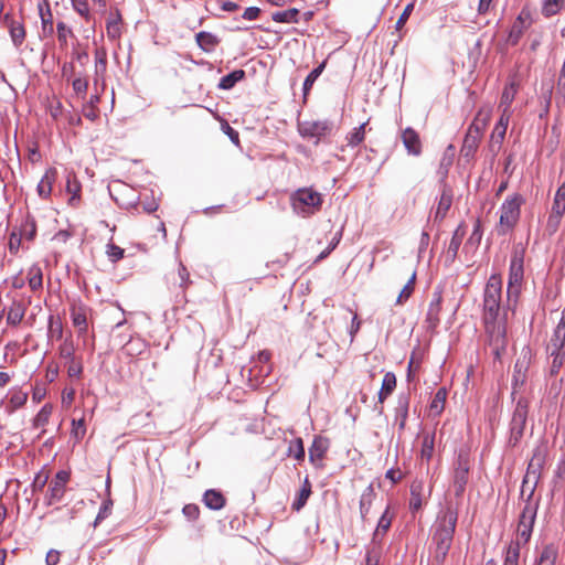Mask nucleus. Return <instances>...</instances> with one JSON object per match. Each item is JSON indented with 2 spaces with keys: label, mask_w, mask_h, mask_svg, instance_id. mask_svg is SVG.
Listing matches in <instances>:
<instances>
[{
  "label": "nucleus",
  "mask_w": 565,
  "mask_h": 565,
  "mask_svg": "<svg viewBox=\"0 0 565 565\" xmlns=\"http://www.w3.org/2000/svg\"><path fill=\"white\" fill-rule=\"evenodd\" d=\"M28 399V393L22 390H11L8 394V402L4 405V409L8 414L14 413L18 408L22 407Z\"/></svg>",
  "instance_id": "22"
},
{
  "label": "nucleus",
  "mask_w": 565,
  "mask_h": 565,
  "mask_svg": "<svg viewBox=\"0 0 565 565\" xmlns=\"http://www.w3.org/2000/svg\"><path fill=\"white\" fill-rule=\"evenodd\" d=\"M516 92H518V88H516V85L511 82L510 84L505 85L503 92H502V96H501V100H500V108L501 109H508V110H511V105L515 98V95H516Z\"/></svg>",
  "instance_id": "37"
},
{
  "label": "nucleus",
  "mask_w": 565,
  "mask_h": 565,
  "mask_svg": "<svg viewBox=\"0 0 565 565\" xmlns=\"http://www.w3.org/2000/svg\"><path fill=\"white\" fill-rule=\"evenodd\" d=\"M311 492V482L309 481V478L306 477L301 489L291 504L292 510L300 511L306 505Z\"/></svg>",
  "instance_id": "28"
},
{
  "label": "nucleus",
  "mask_w": 565,
  "mask_h": 565,
  "mask_svg": "<svg viewBox=\"0 0 565 565\" xmlns=\"http://www.w3.org/2000/svg\"><path fill=\"white\" fill-rule=\"evenodd\" d=\"M111 508H113V501L110 499L103 502V504L98 511V514L95 519V522H94L95 526L110 515Z\"/></svg>",
  "instance_id": "56"
},
{
  "label": "nucleus",
  "mask_w": 565,
  "mask_h": 565,
  "mask_svg": "<svg viewBox=\"0 0 565 565\" xmlns=\"http://www.w3.org/2000/svg\"><path fill=\"white\" fill-rule=\"evenodd\" d=\"M182 512L188 520L194 521L200 515V508L196 504L190 503L183 507Z\"/></svg>",
  "instance_id": "62"
},
{
  "label": "nucleus",
  "mask_w": 565,
  "mask_h": 565,
  "mask_svg": "<svg viewBox=\"0 0 565 565\" xmlns=\"http://www.w3.org/2000/svg\"><path fill=\"white\" fill-rule=\"evenodd\" d=\"M396 388V376L393 372L384 374L382 386L379 392V402L383 403Z\"/></svg>",
  "instance_id": "27"
},
{
  "label": "nucleus",
  "mask_w": 565,
  "mask_h": 565,
  "mask_svg": "<svg viewBox=\"0 0 565 565\" xmlns=\"http://www.w3.org/2000/svg\"><path fill=\"white\" fill-rule=\"evenodd\" d=\"M401 137L408 154L417 157L422 153V141L417 131L407 127L402 131Z\"/></svg>",
  "instance_id": "15"
},
{
  "label": "nucleus",
  "mask_w": 565,
  "mask_h": 565,
  "mask_svg": "<svg viewBox=\"0 0 565 565\" xmlns=\"http://www.w3.org/2000/svg\"><path fill=\"white\" fill-rule=\"evenodd\" d=\"M81 183L77 181L76 175L74 173H68L66 179V191L71 194L70 203L74 204L75 201L79 199L81 193Z\"/></svg>",
  "instance_id": "39"
},
{
  "label": "nucleus",
  "mask_w": 565,
  "mask_h": 565,
  "mask_svg": "<svg viewBox=\"0 0 565 565\" xmlns=\"http://www.w3.org/2000/svg\"><path fill=\"white\" fill-rule=\"evenodd\" d=\"M547 376L554 377L559 373L561 369L563 367L565 363V355L561 354V356L547 358Z\"/></svg>",
  "instance_id": "47"
},
{
  "label": "nucleus",
  "mask_w": 565,
  "mask_h": 565,
  "mask_svg": "<svg viewBox=\"0 0 565 565\" xmlns=\"http://www.w3.org/2000/svg\"><path fill=\"white\" fill-rule=\"evenodd\" d=\"M120 20L121 17L119 12H116L111 18L107 20L106 23V30H107V36L110 40H117L121 35V28H120Z\"/></svg>",
  "instance_id": "36"
},
{
  "label": "nucleus",
  "mask_w": 565,
  "mask_h": 565,
  "mask_svg": "<svg viewBox=\"0 0 565 565\" xmlns=\"http://www.w3.org/2000/svg\"><path fill=\"white\" fill-rule=\"evenodd\" d=\"M548 343H555L561 348H565V309L562 311V317L554 329Z\"/></svg>",
  "instance_id": "34"
},
{
  "label": "nucleus",
  "mask_w": 565,
  "mask_h": 565,
  "mask_svg": "<svg viewBox=\"0 0 565 565\" xmlns=\"http://www.w3.org/2000/svg\"><path fill=\"white\" fill-rule=\"evenodd\" d=\"M529 413V401L524 397L518 399L510 428V439L509 443L512 446H515L524 434L525 423Z\"/></svg>",
  "instance_id": "8"
},
{
  "label": "nucleus",
  "mask_w": 565,
  "mask_h": 565,
  "mask_svg": "<svg viewBox=\"0 0 565 565\" xmlns=\"http://www.w3.org/2000/svg\"><path fill=\"white\" fill-rule=\"evenodd\" d=\"M106 255L111 263H117L118 260L124 258L125 250L124 248L115 245L114 243H108L106 245Z\"/></svg>",
  "instance_id": "51"
},
{
  "label": "nucleus",
  "mask_w": 565,
  "mask_h": 565,
  "mask_svg": "<svg viewBox=\"0 0 565 565\" xmlns=\"http://www.w3.org/2000/svg\"><path fill=\"white\" fill-rule=\"evenodd\" d=\"M426 500L424 482L422 480H414L411 484V500L409 509L412 512H417L423 507Z\"/></svg>",
  "instance_id": "16"
},
{
  "label": "nucleus",
  "mask_w": 565,
  "mask_h": 565,
  "mask_svg": "<svg viewBox=\"0 0 565 565\" xmlns=\"http://www.w3.org/2000/svg\"><path fill=\"white\" fill-rule=\"evenodd\" d=\"M413 10H414V3H413V2L408 3V4L404 8V10H403V12H402L401 17L398 18V20H397V22H396V25H395V26H396V30H401V29L404 26V24L406 23V21H407V20H408V18H409V15L412 14Z\"/></svg>",
  "instance_id": "63"
},
{
  "label": "nucleus",
  "mask_w": 565,
  "mask_h": 565,
  "mask_svg": "<svg viewBox=\"0 0 565 565\" xmlns=\"http://www.w3.org/2000/svg\"><path fill=\"white\" fill-rule=\"evenodd\" d=\"M415 280H416V271L414 270V271H412V275H411L407 284L401 290V292L396 299L397 305L404 303L411 297V295L414 291Z\"/></svg>",
  "instance_id": "46"
},
{
  "label": "nucleus",
  "mask_w": 565,
  "mask_h": 565,
  "mask_svg": "<svg viewBox=\"0 0 565 565\" xmlns=\"http://www.w3.org/2000/svg\"><path fill=\"white\" fill-rule=\"evenodd\" d=\"M544 462V457L541 451L537 449L533 457L531 458L525 477L522 483V495L525 492V488L530 482L533 486L529 489V495L525 501V504L522 509V512L519 518L518 529H516V539L512 541L510 544H519V547L522 545H526L531 539L533 526L536 519V513L539 509V501H533V494L535 484L539 480L540 472Z\"/></svg>",
  "instance_id": "2"
},
{
  "label": "nucleus",
  "mask_w": 565,
  "mask_h": 565,
  "mask_svg": "<svg viewBox=\"0 0 565 565\" xmlns=\"http://www.w3.org/2000/svg\"><path fill=\"white\" fill-rule=\"evenodd\" d=\"M557 556H558L557 546L554 544H547V545L543 546L537 558L535 559L534 565H555Z\"/></svg>",
  "instance_id": "24"
},
{
  "label": "nucleus",
  "mask_w": 565,
  "mask_h": 565,
  "mask_svg": "<svg viewBox=\"0 0 565 565\" xmlns=\"http://www.w3.org/2000/svg\"><path fill=\"white\" fill-rule=\"evenodd\" d=\"M333 129L330 120H305L298 124V131L303 138H316L317 142Z\"/></svg>",
  "instance_id": "9"
},
{
  "label": "nucleus",
  "mask_w": 565,
  "mask_h": 565,
  "mask_svg": "<svg viewBox=\"0 0 565 565\" xmlns=\"http://www.w3.org/2000/svg\"><path fill=\"white\" fill-rule=\"evenodd\" d=\"M177 275L179 277L180 288L185 289L191 281L188 269L181 263L178 265Z\"/></svg>",
  "instance_id": "59"
},
{
  "label": "nucleus",
  "mask_w": 565,
  "mask_h": 565,
  "mask_svg": "<svg viewBox=\"0 0 565 565\" xmlns=\"http://www.w3.org/2000/svg\"><path fill=\"white\" fill-rule=\"evenodd\" d=\"M28 284L31 290L36 291L42 289L43 286V273L42 268L38 264H33L26 273Z\"/></svg>",
  "instance_id": "29"
},
{
  "label": "nucleus",
  "mask_w": 565,
  "mask_h": 565,
  "mask_svg": "<svg viewBox=\"0 0 565 565\" xmlns=\"http://www.w3.org/2000/svg\"><path fill=\"white\" fill-rule=\"evenodd\" d=\"M71 319L78 334H85L87 331V309L82 305H73L71 308Z\"/></svg>",
  "instance_id": "19"
},
{
  "label": "nucleus",
  "mask_w": 565,
  "mask_h": 565,
  "mask_svg": "<svg viewBox=\"0 0 565 565\" xmlns=\"http://www.w3.org/2000/svg\"><path fill=\"white\" fill-rule=\"evenodd\" d=\"M524 267H523V255L522 253L515 252L511 257L510 268H509V279H508V306L510 303L516 302V299L521 291V285L523 281Z\"/></svg>",
  "instance_id": "7"
},
{
  "label": "nucleus",
  "mask_w": 565,
  "mask_h": 565,
  "mask_svg": "<svg viewBox=\"0 0 565 565\" xmlns=\"http://www.w3.org/2000/svg\"><path fill=\"white\" fill-rule=\"evenodd\" d=\"M446 398H447L446 388L441 387L435 393V395L429 404V413L431 416L437 417L443 413L445 403H446Z\"/></svg>",
  "instance_id": "32"
},
{
  "label": "nucleus",
  "mask_w": 565,
  "mask_h": 565,
  "mask_svg": "<svg viewBox=\"0 0 565 565\" xmlns=\"http://www.w3.org/2000/svg\"><path fill=\"white\" fill-rule=\"evenodd\" d=\"M287 455L298 461L305 459V447L301 438H295L289 441Z\"/></svg>",
  "instance_id": "40"
},
{
  "label": "nucleus",
  "mask_w": 565,
  "mask_h": 565,
  "mask_svg": "<svg viewBox=\"0 0 565 565\" xmlns=\"http://www.w3.org/2000/svg\"><path fill=\"white\" fill-rule=\"evenodd\" d=\"M53 407L51 404H44L33 419V427L40 429L39 437L45 434L44 427L49 424Z\"/></svg>",
  "instance_id": "23"
},
{
  "label": "nucleus",
  "mask_w": 565,
  "mask_h": 565,
  "mask_svg": "<svg viewBox=\"0 0 565 565\" xmlns=\"http://www.w3.org/2000/svg\"><path fill=\"white\" fill-rule=\"evenodd\" d=\"M505 132H507V130H504V129L495 130V127L493 128V131L490 137L491 151L495 152L500 149V147L504 140Z\"/></svg>",
  "instance_id": "52"
},
{
  "label": "nucleus",
  "mask_w": 565,
  "mask_h": 565,
  "mask_svg": "<svg viewBox=\"0 0 565 565\" xmlns=\"http://www.w3.org/2000/svg\"><path fill=\"white\" fill-rule=\"evenodd\" d=\"M441 302H443V294L439 288H437L433 295L431 300L428 306L427 315H426V323L428 329H436L440 322V311H441Z\"/></svg>",
  "instance_id": "14"
},
{
  "label": "nucleus",
  "mask_w": 565,
  "mask_h": 565,
  "mask_svg": "<svg viewBox=\"0 0 565 565\" xmlns=\"http://www.w3.org/2000/svg\"><path fill=\"white\" fill-rule=\"evenodd\" d=\"M469 461L466 455L459 454L454 475L455 495L461 497L465 492L469 477Z\"/></svg>",
  "instance_id": "11"
},
{
  "label": "nucleus",
  "mask_w": 565,
  "mask_h": 565,
  "mask_svg": "<svg viewBox=\"0 0 565 565\" xmlns=\"http://www.w3.org/2000/svg\"><path fill=\"white\" fill-rule=\"evenodd\" d=\"M373 499H374V489L372 486H369L363 491L361 499H360V513H361L362 519H365V516L367 515V513L371 509Z\"/></svg>",
  "instance_id": "38"
},
{
  "label": "nucleus",
  "mask_w": 565,
  "mask_h": 565,
  "mask_svg": "<svg viewBox=\"0 0 565 565\" xmlns=\"http://www.w3.org/2000/svg\"><path fill=\"white\" fill-rule=\"evenodd\" d=\"M73 9L83 18L89 19V7L87 0H71Z\"/></svg>",
  "instance_id": "55"
},
{
  "label": "nucleus",
  "mask_w": 565,
  "mask_h": 565,
  "mask_svg": "<svg viewBox=\"0 0 565 565\" xmlns=\"http://www.w3.org/2000/svg\"><path fill=\"white\" fill-rule=\"evenodd\" d=\"M409 408V395L401 394L397 399V405L395 407V424L398 426L399 430H403L406 425L407 416Z\"/></svg>",
  "instance_id": "20"
},
{
  "label": "nucleus",
  "mask_w": 565,
  "mask_h": 565,
  "mask_svg": "<svg viewBox=\"0 0 565 565\" xmlns=\"http://www.w3.org/2000/svg\"><path fill=\"white\" fill-rule=\"evenodd\" d=\"M224 495L214 489L206 490L203 494L204 504L211 510H221L225 505Z\"/></svg>",
  "instance_id": "26"
},
{
  "label": "nucleus",
  "mask_w": 565,
  "mask_h": 565,
  "mask_svg": "<svg viewBox=\"0 0 565 565\" xmlns=\"http://www.w3.org/2000/svg\"><path fill=\"white\" fill-rule=\"evenodd\" d=\"M483 322L489 345L500 358L507 348V310L502 306V279L498 274L489 277L483 291Z\"/></svg>",
  "instance_id": "1"
},
{
  "label": "nucleus",
  "mask_w": 565,
  "mask_h": 565,
  "mask_svg": "<svg viewBox=\"0 0 565 565\" xmlns=\"http://www.w3.org/2000/svg\"><path fill=\"white\" fill-rule=\"evenodd\" d=\"M520 550L519 544H509L503 565H519Z\"/></svg>",
  "instance_id": "48"
},
{
  "label": "nucleus",
  "mask_w": 565,
  "mask_h": 565,
  "mask_svg": "<svg viewBox=\"0 0 565 565\" xmlns=\"http://www.w3.org/2000/svg\"><path fill=\"white\" fill-rule=\"evenodd\" d=\"M70 481V472L65 470H60L55 477L51 480L46 494H45V503L46 505H52L56 502H60L64 497L66 484Z\"/></svg>",
  "instance_id": "10"
},
{
  "label": "nucleus",
  "mask_w": 565,
  "mask_h": 565,
  "mask_svg": "<svg viewBox=\"0 0 565 565\" xmlns=\"http://www.w3.org/2000/svg\"><path fill=\"white\" fill-rule=\"evenodd\" d=\"M524 198L519 193H513L503 201L500 206V220L498 233L505 235L519 222L521 215V206L524 204Z\"/></svg>",
  "instance_id": "6"
},
{
  "label": "nucleus",
  "mask_w": 565,
  "mask_h": 565,
  "mask_svg": "<svg viewBox=\"0 0 565 565\" xmlns=\"http://www.w3.org/2000/svg\"><path fill=\"white\" fill-rule=\"evenodd\" d=\"M531 358L529 352H522L520 358L516 360L514 364L513 375H512V386L513 392L516 388L522 387L526 381V374L529 371Z\"/></svg>",
  "instance_id": "12"
},
{
  "label": "nucleus",
  "mask_w": 565,
  "mask_h": 565,
  "mask_svg": "<svg viewBox=\"0 0 565 565\" xmlns=\"http://www.w3.org/2000/svg\"><path fill=\"white\" fill-rule=\"evenodd\" d=\"M56 178H57V171L55 168H50L45 171L44 175L41 178V180L36 186L38 194L42 199L50 198V195L52 193L53 184L56 181Z\"/></svg>",
  "instance_id": "18"
},
{
  "label": "nucleus",
  "mask_w": 565,
  "mask_h": 565,
  "mask_svg": "<svg viewBox=\"0 0 565 565\" xmlns=\"http://www.w3.org/2000/svg\"><path fill=\"white\" fill-rule=\"evenodd\" d=\"M329 449V440L322 436H316L309 448V460L321 461Z\"/></svg>",
  "instance_id": "21"
},
{
  "label": "nucleus",
  "mask_w": 565,
  "mask_h": 565,
  "mask_svg": "<svg viewBox=\"0 0 565 565\" xmlns=\"http://www.w3.org/2000/svg\"><path fill=\"white\" fill-rule=\"evenodd\" d=\"M452 190L447 184L443 185L441 194L438 201V205L435 212V221L444 220L452 204Z\"/></svg>",
  "instance_id": "17"
},
{
  "label": "nucleus",
  "mask_w": 565,
  "mask_h": 565,
  "mask_svg": "<svg viewBox=\"0 0 565 565\" xmlns=\"http://www.w3.org/2000/svg\"><path fill=\"white\" fill-rule=\"evenodd\" d=\"M565 0H542V14L546 18L555 15L564 7Z\"/></svg>",
  "instance_id": "41"
},
{
  "label": "nucleus",
  "mask_w": 565,
  "mask_h": 565,
  "mask_svg": "<svg viewBox=\"0 0 565 565\" xmlns=\"http://www.w3.org/2000/svg\"><path fill=\"white\" fill-rule=\"evenodd\" d=\"M522 34H523L522 21H521V18H519L518 22H515L511 28V31L509 34V42L512 45H515L519 42V40L521 39Z\"/></svg>",
  "instance_id": "57"
},
{
  "label": "nucleus",
  "mask_w": 565,
  "mask_h": 565,
  "mask_svg": "<svg viewBox=\"0 0 565 565\" xmlns=\"http://www.w3.org/2000/svg\"><path fill=\"white\" fill-rule=\"evenodd\" d=\"M195 40L198 45L204 51V52H213L215 47L218 45L220 40L216 35L210 32L201 31L196 33Z\"/></svg>",
  "instance_id": "25"
},
{
  "label": "nucleus",
  "mask_w": 565,
  "mask_h": 565,
  "mask_svg": "<svg viewBox=\"0 0 565 565\" xmlns=\"http://www.w3.org/2000/svg\"><path fill=\"white\" fill-rule=\"evenodd\" d=\"M25 315V307L21 301H13L7 313V323L18 326Z\"/></svg>",
  "instance_id": "31"
},
{
  "label": "nucleus",
  "mask_w": 565,
  "mask_h": 565,
  "mask_svg": "<svg viewBox=\"0 0 565 565\" xmlns=\"http://www.w3.org/2000/svg\"><path fill=\"white\" fill-rule=\"evenodd\" d=\"M73 89L76 92V94L78 95H84L87 90V87H88V83L85 78H75L73 81Z\"/></svg>",
  "instance_id": "64"
},
{
  "label": "nucleus",
  "mask_w": 565,
  "mask_h": 565,
  "mask_svg": "<svg viewBox=\"0 0 565 565\" xmlns=\"http://www.w3.org/2000/svg\"><path fill=\"white\" fill-rule=\"evenodd\" d=\"M298 14H299V10L288 9L285 11L275 12L271 18L275 22L294 23V22H297Z\"/></svg>",
  "instance_id": "43"
},
{
  "label": "nucleus",
  "mask_w": 565,
  "mask_h": 565,
  "mask_svg": "<svg viewBox=\"0 0 565 565\" xmlns=\"http://www.w3.org/2000/svg\"><path fill=\"white\" fill-rule=\"evenodd\" d=\"M60 356L62 359L73 361L74 360V353H75V347L73 343V340L71 338H67L64 340V342L60 345Z\"/></svg>",
  "instance_id": "49"
},
{
  "label": "nucleus",
  "mask_w": 565,
  "mask_h": 565,
  "mask_svg": "<svg viewBox=\"0 0 565 565\" xmlns=\"http://www.w3.org/2000/svg\"><path fill=\"white\" fill-rule=\"evenodd\" d=\"M327 65V61H323L321 64H319L316 68H313L308 76L306 77L303 82V95L306 96L309 90L311 89L312 85L317 81V78L321 75L324 67Z\"/></svg>",
  "instance_id": "42"
},
{
  "label": "nucleus",
  "mask_w": 565,
  "mask_h": 565,
  "mask_svg": "<svg viewBox=\"0 0 565 565\" xmlns=\"http://www.w3.org/2000/svg\"><path fill=\"white\" fill-rule=\"evenodd\" d=\"M547 381H548V394L553 395L554 397H557L561 393L563 379L558 380V379H556V376H554V377L548 376Z\"/></svg>",
  "instance_id": "61"
},
{
  "label": "nucleus",
  "mask_w": 565,
  "mask_h": 565,
  "mask_svg": "<svg viewBox=\"0 0 565 565\" xmlns=\"http://www.w3.org/2000/svg\"><path fill=\"white\" fill-rule=\"evenodd\" d=\"M22 239L23 237L19 232L13 231L10 234L8 246L11 254H18Z\"/></svg>",
  "instance_id": "58"
},
{
  "label": "nucleus",
  "mask_w": 565,
  "mask_h": 565,
  "mask_svg": "<svg viewBox=\"0 0 565 565\" xmlns=\"http://www.w3.org/2000/svg\"><path fill=\"white\" fill-rule=\"evenodd\" d=\"M245 77V72L243 70H235L230 74L223 76L218 83V88L221 89H231L235 86L237 82Z\"/></svg>",
  "instance_id": "35"
},
{
  "label": "nucleus",
  "mask_w": 565,
  "mask_h": 565,
  "mask_svg": "<svg viewBox=\"0 0 565 565\" xmlns=\"http://www.w3.org/2000/svg\"><path fill=\"white\" fill-rule=\"evenodd\" d=\"M41 20H42V33L44 36H51L54 33L52 13L50 9H47L46 13L40 11Z\"/></svg>",
  "instance_id": "50"
},
{
  "label": "nucleus",
  "mask_w": 565,
  "mask_h": 565,
  "mask_svg": "<svg viewBox=\"0 0 565 565\" xmlns=\"http://www.w3.org/2000/svg\"><path fill=\"white\" fill-rule=\"evenodd\" d=\"M491 111L490 107L480 108L473 121L470 124L460 150L462 157L470 158L477 151L482 134L491 118Z\"/></svg>",
  "instance_id": "4"
},
{
  "label": "nucleus",
  "mask_w": 565,
  "mask_h": 565,
  "mask_svg": "<svg viewBox=\"0 0 565 565\" xmlns=\"http://www.w3.org/2000/svg\"><path fill=\"white\" fill-rule=\"evenodd\" d=\"M458 521V508L447 503L440 510L430 530L429 555L437 565L444 564L452 546Z\"/></svg>",
  "instance_id": "3"
},
{
  "label": "nucleus",
  "mask_w": 565,
  "mask_h": 565,
  "mask_svg": "<svg viewBox=\"0 0 565 565\" xmlns=\"http://www.w3.org/2000/svg\"><path fill=\"white\" fill-rule=\"evenodd\" d=\"M19 233L26 241H33L36 235V222L33 215L28 213L20 226Z\"/></svg>",
  "instance_id": "33"
},
{
  "label": "nucleus",
  "mask_w": 565,
  "mask_h": 565,
  "mask_svg": "<svg viewBox=\"0 0 565 565\" xmlns=\"http://www.w3.org/2000/svg\"><path fill=\"white\" fill-rule=\"evenodd\" d=\"M365 126L366 122L361 124L359 127L354 128L348 136V146L350 147H356L360 145L365 137Z\"/></svg>",
  "instance_id": "44"
},
{
  "label": "nucleus",
  "mask_w": 565,
  "mask_h": 565,
  "mask_svg": "<svg viewBox=\"0 0 565 565\" xmlns=\"http://www.w3.org/2000/svg\"><path fill=\"white\" fill-rule=\"evenodd\" d=\"M47 335L51 339L60 340L63 337V324L60 318H55L54 316H50L49 318V330Z\"/></svg>",
  "instance_id": "45"
},
{
  "label": "nucleus",
  "mask_w": 565,
  "mask_h": 565,
  "mask_svg": "<svg viewBox=\"0 0 565 565\" xmlns=\"http://www.w3.org/2000/svg\"><path fill=\"white\" fill-rule=\"evenodd\" d=\"M322 202V195L311 188L298 189L290 195L292 211L301 217L316 214L320 211Z\"/></svg>",
  "instance_id": "5"
},
{
  "label": "nucleus",
  "mask_w": 565,
  "mask_h": 565,
  "mask_svg": "<svg viewBox=\"0 0 565 565\" xmlns=\"http://www.w3.org/2000/svg\"><path fill=\"white\" fill-rule=\"evenodd\" d=\"M221 128H222V131H223L226 136H228V138L231 139V141H232L234 145H236V146H238V145H239V135H238V132H237L234 128H232V127L230 126V124H228L226 120H223V121L221 122Z\"/></svg>",
  "instance_id": "60"
},
{
  "label": "nucleus",
  "mask_w": 565,
  "mask_h": 565,
  "mask_svg": "<svg viewBox=\"0 0 565 565\" xmlns=\"http://www.w3.org/2000/svg\"><path fill=\"white\" fill-rule=\"evenodd\" d=\"M57 29V39L61 46H66L68 38L73 35V31L68 28L64 22H58L56 25Z\"/></svg>",
  "instance_id": "53"
},
{
  "label": "nucleus",
  "mask_w": 565,
  "mask_h": 565,
  "mask_svg": "<svg viewBox=\"0 0 565 565\" xmlns=\"http://www.w3.org/2000/svg\"><path fill=\"white\" fill-rule=\"evenodd\" d=\"M86 434V426L84 418L78 420L73 419L72 422V435L76 440H81L84 438Z\"/></svg>",
  "instance_id": "54"
},
{
  "label": "nucleus",
  "mask_w": 565,
  "mask_h": 565,
  "mask_svg": "<svg viewBox=\"0 0 565 565\" xmlns=\"http://www.w3.org/2000/svg\"><path fill=\"white\" fill-rule=\"evenodd\" d=\"M392 515L388 513V508L384 511V513L381 515L377 526L373 533V543H380L381 540L384 537L388 529L392 524Z\"/></svg>",
  "instance_id": "30"
},
{
  "label": "nucleus",
  "mask_w": 565,
  "mask_h": 565,
  "mask_svg": "<svg viewBox=\"0 0 565 565\" xmlns=\"http://www.w3.org/2000/svg\"><path fill=\"white\" fill-rule=\"evenodd\" d=\"M3 23L8 28L11 41L15 47H20L25 40V28L23 22L13 19L10 13L3 15Z\"/></svg>",
  "instance_id": "13"
}]
</instances>
